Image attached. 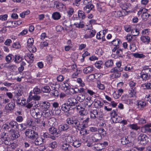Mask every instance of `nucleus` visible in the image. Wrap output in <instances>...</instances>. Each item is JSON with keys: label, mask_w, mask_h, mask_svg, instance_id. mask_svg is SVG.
I'll return each mask as SVG.
<instances>
[{"label": "nucleus", "mask_w": 151, "mask_h": 151, "mask_svg": "<svg viewBox=\"0 0 151 151\" xmlns=\"http://www.w3.org/2000/svg\"><path fill=\"white\" fill-rule=\"evenodd\" d=\"M66 122L68 124L71 125L76 129L82 131V126L81 124L80 119L75 116L68 118L66 120Z\"/></svg>", "instance_id": "nucleus-1"}, {"label": "nucleus", "mask_w": 151, "mask_h": 151, "mask_svg": "<svg viewBox=\"0 0 151 151\" xmlns=\"http://www.w3.org/2000/svg\"><path fill=\"white\" fill-rule=\"evenodd\" d=\"M48 130L49 134L51 135V136H50V138L52 140L55 139L56 137L60 135L59 129H58L54 126L50 127Z\"/></svg>", "instance_id": "nucleus-2"}, {"label": "nucleus", "mask_w": 151, "mask_h": 151, "mask_svg": "<svg viewBox=\"0 0 151 151\" xmlns=\"http://www.w3.org/2000/svg\"><path fill=\"white\" fill-rule=\"evenodd\" d=\"M3 127V129L6 131H9L10 129H17L18 127V124L15 121L12 120L8 123L4 124Z\"/></svg>", "instance_id": "nucleus-3"}, {"label": "nucleus", "mask_w": 151, "mask_h": 151, "mask_svg": "<svg viewBox=\"0 0 151 151\" xmlns=\"http://www.w3.org/2000/svg\"><path fill=\"white\" fill-rule=\"evenodd\" d=\"M25 133L27 137L32 139H35L38 136L37 132H34L30 129H27Z\"/></svg>", "instance_id": "nucleus-4"}, {"label": "nucleus", "mask_w": 151, "mask_h": 151, "mask_svg": "<svg viewBox=\"0 0 151 151\" xmlns=\"http://www.w3.org/2000/svg\"><path fill=\"white\" fill-rule=\"evenodd\" d=\"M123 70V68H118L114 67L112 68L111 70V73H113L112 74V77L114 78H117L119 77L120 76V72Z\"/></svg>", "instance_id": "nucleus-5"}, {"label": "nucleus", "mask_w": 151, "mask_h": 151, "mask_svg": "<svg viewBox=\"0 0 151 151\" xmlns=\"http://www.w3.org/2000/svg\"><path fill=\"white\" fill-rule=\"evenodd\" d=\"M42 114V111L40 108H34V111L31 113L32 116L35 119L40 118Z\"/></svg>", "instance_id": "nucleus-6"}, {"label": "nucleus", "mask_w": 151, "mask_h": 151, "mask_svg": "<svg viewBox=\"0 0 151 151\" xmlns=\"http://www.w3.org/2000/svg\"><path fill=\"white\" fill-rule=\"evenodd\" d=\"M7 131L9 133L11 139H15L18 138L20 136L19 132L15 129H10Z\"/></svg>", "instance_id": "nucleus-7"}, {"label": "nucleus", "mask_w": 151, "mask_h": 151, "mask_svg": "<svg viewBox=\"0 0 151 151\" xmlns=\"http://www.w3.org/2000/svg\"><path fill=\"white\" fill-rule=\"evenodd\" d=\"M138 139L141 144L144 145L147 144L149 141L148 137L144 134H141L138 137Z\"/></svg>", "instance_id": "nucleus-8"}, {"label": "nucleus", "mask_w": 151, "mask_h": 151, "mask_svg": "<svg viewBox=\"0 0 151 151\" xmlns=\"http://www.w3.org/2000/svg\"><path fill=\"white\" fill-rule=\"evenodd\" d=\"M34 40L32 38H29L27 41V46L29 48L30 51L33 52H35L37 50L36 47L33 45Z\"/></svg>", "instance_id": "nucleus-9"}, {"label": "nucleus", "mask_w": 151, "mask_h": 151, "mask_svg": "<svg viewBox=\"0 0 151 151\" xmlns=\"http://www.w3.org/2000/svg\"><path fill=\"white\" fill-rule=\"evenodd\" d=\"M66 103L71 108L74 109L75 108V106L76 104H78V102L76 99L73 97H71L67 99Z\"/></svg>", "instance_id": "nucleus-10"}, {"label": "nucleus", "mask_w": 151, "mask_h": 151, "mask_svg": "<svg viewBox=\"0 0 151 151\" xmlns=\"http://www.w3.org/2000/svg\"><path fill=\"white\" fill-rule=\"evenodd\" d=\"M91 2H87V3L84 4L85 5L83 7V10L86 13H88L92 10H93L94 6L93 5L91 4Z\"/></svg>", "instance_id": "nucleus-11"}, {"label": "nucleus", "mask_w": 151, "mask_h": 151, "mask_svg": "<svg viewBox=\"0 0 151 151\" xmlns=\"http://www.w3.org/2000/svg\"><path fill=\"white\" fill-rule=\"evenodd\" d=\"M108 143L107 142H104L103 143H98L95 144L94 147L98 151H104L102 150L103 149L108 145Z\"/></svg>", "instance_id": "nucleus-12"}, {"label": "nucleus", "mask_w": 151, "mask_h": 151, "mask_svg": "<svg viewBox=\"0 0 151 151\" xmlns=\"http://www.w3.org/2000/svg\"><path fill=\"white\" fill-rule=\"evenodd\" d=\"M151 123L146 124L141 128V131L143 133H147L149 135L151 136Z\"/></svg>", "instance_id": "nucleus-13"}, {"label": "nucleus", "mask_w": 151, "mask_h": 151, "mask_svg": "<svg viewBox=\"0 0 151 151\" xmlns=\"http://www.w3.org/2000/svg\"><path fill=\"white\" fill-rule=\"evenodd\" d=\"M71 90L72 91L71 92L73 94H76L78 93H82L83 92H85V90L84 89V88H78L77 87L72 88L71 89Z\"/></svg>", "instance_id": "nucleus-14"}, {"label": "nucleus", "mask_w": 151, "mask_h": 151, "mask_svg": "<svg viewBox=\"0 0 151 151\" xmlns=\"http://www.w3.org/2000/svg\"><path fill=\"white\" fill-rule=\"evenodd\" d=\"M61 148L64 151H71L72 150V147L67 143L61 145Z\"/></svg>", "instance_id": "nucleus-15"}, {"label": "nucleus", "mask_w": 151, "mask_h": 151, "mask_svg": "<svg viewBox=\"0 0 151 151\" xmlns=\"http://www.w3.org/2000/svg\"><path fill=\"white\" fill-rule=\"evenodd\" d=\"M90 117L91 119H95L99 117V112L97 110H93L90 112Z\"/></svg>", "instance_id": "nucleus-16"}, {"label": "nucleus", "mask_w": 151, "mask_h": 151, "mask_svg": "<svg viewBox=\"0 0 151 151\" xmlns=\"http://www.w3.org/2000/svg\"><path fill=\"white\" fill-rule=\"evenodd\" d=\"M120 6L124 10L129 9H132L131 5L129 3H121L120 4Z\"/></svg>", "instance_id": "nucleus-17"}, {"label": "nucleus", "mask_w": 151, "mask_h": 151, "mask_svg": "<svg viewBox=\"0 0 151 151\" xmlns=\"http://www.w3.org/2000/svg\"><path fill=\"white\" fill-rule=\"evenodd\" d=\"M102 137L100 134H96L92 136V140L95 142H99L101 139Z\"/></svg>", "instance_id": "nucleus-18"}, {"label": "nucleus", "mask_w": 151, "mask_h": 151, "mask_svg": "<svg viewBox=\"0 0 151 151\" xmlns=\"http://www.w3.org/2000/svg\"><path fill=\"white\" fill-rule=\"evenodd\" d=\"M50 106V103L47 101L42 102L40 103V108L41 107L42 109L45 110L48 109Z\"/></svg>", "instance_id": "nucleus-19"}, {"label": "nucleus", "mask_w": 151, "mask_h": 151, "mask_svg": "<svg viewBox=\"0 0 151 151\" xmlns=\"http://www.w3.org/2000/svg\"><path fill=\"white\" fill-rule=\"evenodd\" d=\"M96 32L94 30H90L89 31L87 32L86 34H85L84 36L86 39L91 38L95 35Z\"/></svg>", "instance_id": "nucleus-20"}, {"label": "nucleus", "mask_w": 151, "mask_h": 151, "mask_svg": "<svg viewBox=\"0 0 151 151\" xmlns=\"http://www.w3.org/2000/svg\"><path fill=\"white\" fill-rule=\"evenodd\" d=\"M23 60V58L22 57H20L19 55H13V60L16 63H20Z\"/></svg>", "instance_id": "nucleus-21"}, {"label": "nucleus", "mask_w": 151, "mask_h": 151, "mask_svg": "<svg viewBox=\"0 0 151 151\" xmlns=\"http://www.w3.org/2000/svg\"><path fill=\"white\" fill-rule=\"evenodd\" d=\"M93 70V67L91 65L83 69V72L85 74H88L91 73Z\"/></svg>", "instance_id": "nucleus-22"}, {"label": "nucleus", "mask_w": 151, "mask_h": 151, "mask_svg": "<svg viewBox=\"0 0 151 151\" xmlns=\"http://www.w3.org/2000/svg\"><path fill=\"white\" fill-rule=\"evenodd\" d=\"M70 128V126L68 124H63L60 125L58 127V129L60 131H66Z\"/></svg>", "instance_id": "nucleus-23"}, {"label": "nucleus", "mask_w": 151, "mask_h": 151, "mask_svg": "<svg viewBox=\"0 0 151 151\" xmlns=\"http://www.w3.org/2000/svg\"><path fill=\"white\" fill-rule=\"evenodd\" d=\"M60 106L62 111L66 112L69 111L71 108L67 103L63 104Z\"/></svg>", "instance_id": "nucleus-24"}, {"label": "nucleus", "mask_w": 151, "mask_h": 151, "mask_svg": "<svg viewBox=\"0 0 151 151\" xmlns=\"http://www.w3.org/2000/svg\"><path fill=\"white\" fill-rule=\"evenodd\" d=\"M15 107V104L14 103L11 102L7 104L5 108L6 109L11 111L14 109Z\"/></svg>", "instance_id": "nucleus-25"}, {"label": "nucleus", "mask_w": 151, "mask_h": 151, "mask_svg": "<svg viewBox=\"0 0 151 151\" xmlns=\"http://www.w3.org/2000/svg\"><path fill=\"white\" fill-rule=\"evenodd\" d=\"M34 143L36 145H39L43 143V139L41 137H38L35 138Z\"/></svg>", "instance_id": "nucleus-26"}, {"label": "nucleus", "mask_w": 151, "mask_h": 151, "mask_svg": "<svg viewBox=\"0 0 151 151\" xmlns=\"http://www.w3.org/2000/svg\"><path fill=\"white\" fill-rule=\"evenodd\" d=\"M121 142L122 145H124L130 143L131 141L129 140V138L128 137H124L121 138Z\"/></svg>", "instance_id": "nucleus-27"}, {"label": "nucleus", "mask_w": 151, "mask_h": 151, "mask_svg": "<svg viewBox=\"0 0 151 151\" xmlns=\"http://www.w3.org/2000/svg\"><path fill=\"white\" fill-rule=\"evenodd\" d=\"M111 16L114 17H119L123 16V15L120 11H115L111 12Z\"/></svg>", "instance_id": "nucleus-28"}, {"label": "nucleus", "mask_w": 151, "mask_h": 151, "mask_svg": "<svg viewBox=\"0 0 151 151\" xmlns=\"http://www.w3.org/2000/svg\"><path fill=\"white\" fill-rule=\"evenodd\" d=\"M97 9L100 12L106 11V9L104 6H103L102 4H97Z\"/></svg>", "instance_id": "nucleus-29"}, {"label": "nucleus", "mask_w": 151, "mask_h": 151, "mask_svg": "<svg viewBox=\"0 0 151 151\" xmlns=\"http://www.w3.org/2000/svg\"><path fill=\"white\" fill-rule=\"evenodd\" d=\"M56 123V119L52 117L48 120V123L50 127L54 126Z\"/></svg>", "instance_id": "nucleus-30"}, {"label": "nucleus", "mask_w": 151, "mask_h": 151, "mask_svg": "<svg viewBox=\"0 0 151 151\" xmlns=\"http://www.w3.org/2000/svg\"><path fill=\"white\" fill-rule=\"evenodd\" d=\"M63 26L65 28V30H67L71 26L70 22L69 20H66L63 22Z\"/></svg>", "instance_id": "nucleus-31"}, {"label": "nucleus", "mask_w": 151, "mask_h": 151, "mask_svg": "<svg viewBox=\"0 0 151 151\" xmlns=\"http://www.w3.org/2000/svg\"><path fill=\"white\" fill-rule=\"evenodd\" d=\"M41 90L44 93H49L51 90L49 86H45L42 87Z\"/></svg>", "instance_id": "nucleus-32"}, {"label": "nucleus", "mask_w": 151, "mask_h": 151, "mask_svg": "<svg viewBox=\"0 0 151 151\" xmlns=\"http://www.w3.org/2000/svg\"><path fill=\"white\" fill-rule=\"evenodd\" d=\"M114 64L113 61L112 60H107L104 64L105 66L107 68L111 67Z\"/></svg>", "instance_id": "nucleus-33"}, {"label": "nucleus", "mask_w": 151, "mask_h": 151, "mask_svg": "<svg viewBox=\"0 0 151 151\" xmlns=\"http://www.w3.org/2000/svg\"><path fill=\"white\" fill-rule=\"evenodd\" d=\"M140 39L141 41L146 44H148L150 41V38L147 36H142Z\"/></svg>", "instance_id": "nucleus-34"}, {"label": "nucleus", "mask_w": 151, "mask_h": 151, "mask_svg": "<svg viewBox=\"0 0 151 151\" xmlns=\"http://www.w3.org/2000/svg\"><path fill=\"white\" fill-rule=\"evenodd\" d=\"M122 100L127 104H130L131 102V100L129 99L128 96L126 95L123 96H122Z\"/></svg>", "instance_id": "nucleus-35"}, {"label": "nucleus", "mask_w": 151, "mask_h": 151, "mask_svg": "<svg viewBox=\"0 0 151 151\" xmlns=\"http://www.w3.org/2000/svg\"><path fill=\"white\" fill-rule=\"evenodd\" d=\"M3 142L6 145H9L11 144V142L9 138L5 137V136L2 137Z\"/></svg>", "instance_id": "nucleus-36"}, {"label": "nucleus", "mask_w": 151, "mask_h": 151, "mask_svg": "<svg viewBox=\"0 0 151 151\" xmlns=\"http://www.w3.org/2000/svg\"><path fill=\"white\" fill-rule=\"evenodd\" d=\"M61 109L60 107L52 109L53 114L54 115H58L60 114L61 112Z\"/></svg>", "instance_id": "nucleus-37"}, {"label": "nucleus", "mask_w": 151, "mask_h": 151, "mask_svg": "<svg viewBox=\"0 0 151 151\" xmlns=\"http://www.w3.org/2000/svg\"><path fill=\"white\" fill-rule=\"evenodd\" d=\"M74 26H75L76 27L78 28H83L84 26V24L80 21L78 22H76L73 24Z\"/></svg>", "instance_id": "nucleus-38"}, {"label": "nucleus", "mask_w": 151, "mask_h": 151, "mask_svg": "<svg viewBox=\"0 0 151 151\" xmlns=\"http://www.w3.org/2000/svg\"><path fill=\"white\" fill-rule=\"evenodd\" d=\"M147 11H144L143 14L141 15L142 18L144 20L146 21L149 17L150 16V14H148L146 12Z\"/></svg>", "instance_id": "nucleus-39"}, {"label": "nucleus", "mask_w": 151, "mask_h": 151, "mask_svg": "<svg viewBox=\"0 0 151 151\" xmlns=\"http://www.w3.org/2000/svg\"><path fill=\"white\" fill-rule=\"evenodd\" d=\"M52 17L55 20H58L60 18L61 15L59 12H56L53 13L52 14Z\"/></svg>", "instance_id": "nucleus-40"}, {"label": "nucleus", "mask_w": 151, "mask_h": 151, "mask_svg": "<svg viewBox=\"0 0 151 151\" xmlns=\"http://www.w3.org/2000/svg\"><path fill=\"white\" fill-rule=\"evenodd\" d=\"M81 142L79 140L76 139L75 140H73L72 145L74 147H78L81 145Z\"/></svg>", "instance_id": "nucleus-41"}, {"label": "nucleus", "mask_w": 151, "mask_h": 151, "mask_svg": "<svg viewBox=\"0 0 151 151\" xmlns=\"http://www.w3.org/2000/svg\"><path fill=\"white\" fill-rule=\"evenodd\" d=\"M41 90L38 87V86H36L34 88L33 90L34 93L35 94H39L41 93Z\"/></svg>", "instance_id": "nucleus-42"}, {"label": "nucleus", "mask_w": 151, "mask_h": 151, "mask_svg": "<svg viewBox=\"0 0 151 151\" xmlns=\"http://www.w3.org/2000/svg\"><path fill=\"white\" fill-rule=\"evenodd\" d=\"M85 98V96L84 95L81 93L79 94L77 97V100L80 102L83 101Z\"/></svg>", "instance_id": "nucleus-43"}, {"label": "nucleus", "mask_w": 151, "mask_h": 151, "mask_svg": "<svg viewBox=\"0 0 151 151\" xmlns=\"http://www.w3.org/2000/svg\"><path fill=\"white\" fill-rule=\"evenodd\" d=\"M103 105V103L99 100L96 101L94 104V106L96 108H101Z\"/></svg>", "instance_id": "nucleus-44"}, {"label": "nucleus", "mask_w": 151, "mask_h": 151, "mask_svg": "<svg viewBox=\"0 0 151 151\" xmlns=\"http://www.w3.org/2000/svg\"><path fill=\"white\" fill-rule=\"evenodd\" d=\"M78 15L79 17L83 19L85 18V15L84 12L81 10H79L78 12Z\"/></svg>", "instance_id": "nucleus-45"}, {"label": "nucleus", "mask_w": 151, "mask_h": 151, "mask_svg": "<svg viewBox=\"0 0 151 151\" xmlns=\"http://www.w3.org/2000/svg\"><path fill=\"white\" fill-rule=\"evenodd\" d=\"M111 43L114 46H119L120 43H121V42L119 39H117L113 40Z\"/></svg>", "instance_id": "nucleus-46"}, {"label": "nucleus", "mask_w": 151, "mask_h": 151, "mask_svg": "<svg viewBox=\"0 0 151 151\" xmlns=\"http://www.w3.org/2000/svg\"><path fill=\"white\" fill-rule=\"evenodd\" d=\"M80 119L81 123L82 122V123H84V124L83 125H82V124H81L82 126V129L83 127H86V124L88 123V122L89 121V118H88L86 119H85V120H83V121H81L82 120H83V119L81 118V119Z\"/></svg>", "instance_id": "nucleus-47"}, {"label": "nucleus", "mask_w": 151, "mask_h": 151, "mask_svg": "<svg viewBox=\"0 0 151 151\" xmlns=\"http://www.w3.org/2000/svg\"><path fill=\"white\" fill-rule=\"evenodd\" d=\"M122 120V117L118 115L116 116V118H114L113 119V122L115 123L117 122L120 123Z\"/></svg>", "instance_id": "nucleus-48"}, {"label": "nucleus", "mask_w": 151, "mask_h": 151, "mask_svg": "<svg viewBox=\"0 0 151 151\" xmlns=\"http://www.w3.org/2000/svg\"><path fill=\"white\" fill-rule=\"evenodd\" d=\"M142 86L144 89L151 88V83H145L142 85Z\"/></svg>", "instance_id": "nucleus-49"}, {"label": "nucleus", "mask_w": 151, "mask_h": 151, "mask_svg": "<svg viewBox=\"0 0 151 151\" xmlns=\"http://www.w3.org/2000/svg\"><path fill=\"white\" fill-rule=\"evenodd\" d=\"M103 62L101 61H98L96 62L95 64V66L97 68L100 69L102 68V65H103Z\"/></svg>", "instance_id": "nucleus-50"}, {"label": "nucleus", "mask_w": 151, "mask_h": 151, "mask_svg": "<svg viewBox=\"0 0 151 151\" xmlns=\"http://www.w3.org/2000/svg\"><path fill=\"white\" fill-rule=\"evenodd\" d=\"M129 127L132 129L137 130L139 129V127L136 124H134L129 125Z\"/></svg>", "instance_id": "nucleus-51"}, {"label": "nucleus", "mask_w": 151, "mask_h": 151, "mask_svg": "<svg viewBox=\"0 0 151 151\" xmlns=\"http://www.w3.org/2000/svg\"><path fill=\"white\" fill-rule=\"evenodd\" d=\"M57 143L55 141L50 142L49 144V147L52 149H54L57 147Z\"/></svg>", "instance_id": "nucleus-52"}, {"label": "nucleus", "mask_w": 151, "mask_h": 151, "mask_svg": "<svg viewBox=\"0 0 151 151\" xmlns=\"http://www.w3.org/2000/svg\"><path fill=\"white\" fill-rule=\"evenodd\" d=\"M12 46L13 48H15L16 49H18L21 48L20 43L19 42H17L14 43Z\"/></svg>", "instance_id": "nucleus-53"}, {"label": "nucleus", "mask_w": 151, "mask_h": 151, "mask_svg": "<svg viewBox=\"0 0 151 151\" xmlns=\"http://www.w3.org/2000/svg\"><path fill=\"white\" fill-rule=\"evenodd\" d=\"M12 58H13V55L11 54H9L6 57L5 59L8 63H9L10 62Z\"/></svg>", "instance_id": "nucleus-54"}, {"label": "nucleus", "mask_w": 151, "mask_h": 151, "mask_svg": "<svg viewBox=\"0 0 151 151\" xmlns=\"http://www.w3.org/2000/svg\"><path fill=\"white\" fill-rule=\"evenodd\" d=\"M42 115L44 116L45 117H47L50 116L51 114L49 110L47 109L43 111Z\"/></svg>", "instance_id": "nucleus-55"}, {"label": "nucleus", "mask_w": 151, "mask_h": 151, "mask_svg": "<svg viewBox=\"0 0 151 151\" xmlns=\"http://www.w3.org/2000/svg\"><path fill=\"white\" fill-rule=\"evenodd\" d=\"M133 55L136 58H144L145 57V56L143 54L138 53H134Z\"/></svg>", "instance_id": "nucleus-56"}, {"label": "nucleus", "mask_w": 151, "mask_h": 151, "mask_svg": "<svg viewBox=\"0 0 151 151\" xmlns=\"http://www.w3.org/2000/svg\"><path fill=\"white\" fill-rule=\"evenodd\" d=\"M87 146L88 147H91L95 145V143L94 142H93V141L92 140V139L90 141H87Z\"/></svg>", "instance_id": "nucleus-57"}, {"label": "nucleus", "mask_w": 151, "mask_h": 151, "mask_svg": "<svg viewBox=\"0 0 151 151\" xmlns=\"http://www.w3.org/2000/svg\"><path fill=\"white\" fill-rule=\"evenodd\" d=\"M84 89L86 91L85 92L83 93L86 94L87 93L91 96H93L95 94V93L91 90L88 89L87 88H84Z\"/></svg>", "instance_id": "nucleus-58"}, {"label": "nucleus", "mask_w": 151, "mask_h": 151, "mask_svg": "<svg viewBox=\"0 0 151 151\" xmlns=\"http://www.w3.org/2000/svg\"><path fill=\"white\" fill-rule=\"evenodd\" d=\"M97 86L99 89L101 90H104L105 89V86L104 85V84L101 83L100 82L97 81Z\"/></svg>", "instance_id": "nucleus-59"}, {"label": "nucleus", "mask_w": 151, "mask_h": 151, "mask_svg": "<svg viewBox=\"0 0 151 151\" xmlns=\"http://www.w3.org/2000/svg\"><path fill=\"white\" fill-rule=\"evenodd\" d=\"M74 12V9L72 8H69L67 13L69 17H70Z\"/></svg>", "instance_id": "nucleus-60"}, {"label": "nucleus", "mask_w": 151, "mask_h": 151, "mask_svg": "<svg viewBox=\"0 0 151 151\" xmlns=\"http://www.w3.org/2000/svg\"><path fill=\"white\" fill-rule=\"evenodd\" d=\"M130 94L131 96H134L136 94V91H135V88L134 87H132L129 90Z\"/></svg>", "instance_id": "nucleus-61"}, {"label": "nucleus", "mask_w": 151, "mask_h": 151, "mask_svg": "<svg viewBox=\"0 0 151 151\" xmlns=\"http://www.w3.org/2000/svg\"><path fill=\"white\" fill-rule=\"evenodd\" d=\"M111 116V119L113 121V119L114 118H116V116H117L118 114H117L116 112L114 111L113 110L110 113Z\"/></svg>", "instance_id": "nucleus-62"}, {"label": "nucleus", "mask_w": 151, "mask_h": 151, "mask_svg": "<svg viewBox=\"0 0 151 151\" xmlns=\"http://www.w3.org/2000/svg\"><path fill=\"white\" fill-rule=\"evenodd\" d=\"M124 29L125 31L127 32L131 31V26L130 25H125L124 26Z\"/></svg>", "instance_id": "nucleus-63"}, {"label": "nucleus", "mask_w": 151, "mask_h": 151, "mask_svg": "<svg viewBox=\"0 0 151 151\" xmlns=\"http://www.w3.org/2000/svg\"><path fill=\"white\" fill-rule=\"evenodd\" d=\"M131 33L134 36H137L138 35L139 32V30L137 29H135V30L132 29Z\"/></svg>", "instance_id": "nucleus-64"}]
</instances>
